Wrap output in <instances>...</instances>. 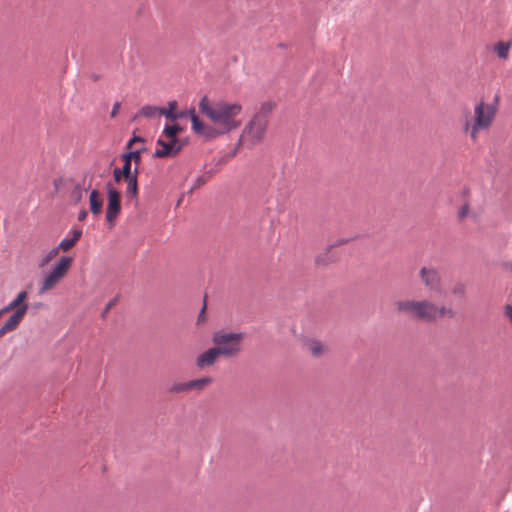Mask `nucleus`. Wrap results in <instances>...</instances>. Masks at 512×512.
<instances>
[{"instance_id": "f257e3e1", "label": "nucleus", "mask_w": 512, "mask_h": 512, "mask_svg": "<svg viewBox=\"0 0 512 512\" xmlns=\"http://www.w3.org/2000/svg\"><path fill=\"white\" fill-rule=\"evenodd\" d=\"M200 112L213 124L203 123L194 111L191 112L192 130L199 136L211 140L238 129L242 125L243 107L239 102L212 101L207 96L199 102Z\"/></svg>"}, {"instance_id": "f03ea898", "label": "nucleus", "mask_w": 512, "mask_h": 512, "mask_svg": "<svg viewBox=\"0 0 512 512\" xmlns=\"http://www.w3.org/2000/svg\"><path fill=\"white\" fill-rule=\"evenodd\" d=\"M396 311L411 319L433 323L443 318H454L455 311L429 299H401L395 302Z\"/></svg>"}, {"instance_id": "7ed1b4c3", "label": "nucleus", "mask_w": 512, "mask_h": 512, "mask_svg": "<svg viewBox=\"0 0 512 512\" xmlns=\"http://www.w3.org/2000/svg\"><path fill=\"white\" fill-rule=\"evenodd\" d=\"M495 115L496 110L491 104L484 101L478 102L474 106L473 114L468 109L463 112V133L469 135L472 142H476L478 140L479 133L490 128Z\"/></svg>"}, {"instance_id": "20e7f679", "label": "nucleus", "mask_w": 512, "mask_h": 512, "mask_svg": "<svg viewBox=\"0 0 512 512\" xmlns=\"http://www.w3.org/2000/svg\"><path fill=\"white\" fill-rule=\"evenodd\" d=\"M243 333H233L224 330L216 331L212 342L220 354L226 358L237 356L242 350Z\"/></svg>"}, {"instance_id": "39448f33", "label": "nucleus", "mask_w": 512, "mask_h": 512, "mask_svg": "<svg viewBox=\"0 0 512 512\" xmlns=\"http://www.w3.org/2000/svg\"><path fill=\"white\" fill-rule=\"evenodd\" d=\"M267 127L268 123H266V120L253 116L242 130L237 145L244 146L249 149L255 147L263 141Z\"/></svg>"}, {"instance_id": "423d86ee", "label": "nucleus", "mask_w": 512, "mask_h": 512, "mask_svg": "<svg viewBox=\"0 0 512 512\" xmlns=\"http://www.w3.org/2000/svg\"><path fill=\"white\" fill-rule=\"evenodd\" d=\"M72 262L73 259L71 257H61L41 281L39 294L42 295L53 290L66 277L71 269Z\"/></svg>"}, {"instance_id": "0eeeda50", "label": "nucleus", "mask_w": 512, "mask_h": 512, "mask_svg": "<svg viewBox=\"0 0 512 512\" xmlns=\"http://www.w3.org/2000/svg\"><path fill=\"white\" fill-rule=\"evenodd\" d=\"M186 142L184 140H170L160 137L156 143V149L153 154L156 158H172L177 156L184 148Z\"/></svg>"}, {"instance_id": "6e6552de", "label": "nucleus", "mask_w": 512, "mask_h": 512, "mask_svg": "<svg viewBox=\"0 0 512 512\" xmlns=\"http://www.w3.org/2000/svg\"><path fill=\"white\" fill-rule=\"evenodd\" d=\"M419 278L425 288L431 292L442 291V279L439 271L432 266H423L419 270Z\"/></svg>"}, {"instance_id": "1a4fd4ad", "label": "nucleus", "mask_w": 512, "mask_h": 512, "mask_svg": "<svg viewBox=\"0 0 512 512\" xmlns=\"http://www.w3.org/2000/svg\"><path fill=\"white\" fill-rule=\"evenodd\" d=\"M107 195L108 205L106 209V219L109 223L113 224L121 212V196L120 193L114 187H112L111 184H107Z\"/></svg>"}, {"instance_id": "9d476101", "label": "nucleus", "mask_w": 512, "mask_h": 512, "mask_svg": "<svg viewBox=\"0 0 512 512\" xmlns=\"http://www.w3.org/2000/svg\"><path fill=\"white\" fill-rule=\"evenodd\" d=\"M159 115H163L171 121H175L179 118L177 113L167 111L166 108H160L153 105H145L137 112V114L134 116V119L139 117L154 118Z\"/></svg>"}, {"instance_id": "9b49d317", "label": "nucleus", "mask_w": 512, "mask_h": 512, "mask_svg": "<svg viewBox=\"0 0 512 512\" xmlns=\"http://www.w3.org/2000/svg\"><path fill=\"white\" fill-rule=\"evenodd\" d=\"M220 356L222 355L214 346L199 354L195 359V364L199 369H204L213 366Z\"/></svg>"}, {"instance_id": "f8f14e48", "label": "nucleus", "mask_w": 512, "mask_h": 512, "mask_svg": "<svg viewBox=\"0 0 512 512\" xmlns=\"http://www.w3.org/2000/svg\"><path fill=\"white\" fill-rule=\"evenodd\" d=\"M25 307L14 311L5 324L0 328V338L5 334L16 330L25 317Z\"/></svg>"}, {"instance_id": "ddd939ff", "label": "nucleus", "mask_w": 512, "mask_h": 512, "mask_svg": "<svg viewBox=\"0 0 512 512\" xmlns=\"http://www.w3.org/2000/svg\"><path fill=\"white\" fill-rule=\"evenodd\" d=\"M81 236H82L81 229L71 230L68 233V235L60 241V243L58 245V249H60L63 252L69 251L76 245V243L80 240Z\"/></svg>"}, {"instance_id": "4468645a", "label": "nucleus", "mask_w": 512, "mask_h": 512, "mask_svg": "<svg viewBox=\"0 0 512 512\" xmlns=\"http://www.w3.org/2000/svg\"><path fill=\"white\" fill-rule=\"evenodd\" d=\"M306 347L311 355L317 358L324 356L328 352V346L316 339L309 340L306 343Z\"/></svg>"}, {"instance_id": "2eb2a0df", "label": "nucleus", "mask_w": 512, "mask_h": 512, "mask_svg": "<svg viewBox=\"0 0 512 512\" xmlns=\"http://www.w3.org/2000/svg\"><path fill=\"white\" fill-rule=\"evenodd\" d=\"M90 211L94 215H98L102 211L103 199L98 190H92L89 195Z\"/></svg>"}, {"instance_id": "dca6fc26", "label": "nucleus", "mask_w": 512, "mask_h": 512, "mask_svg": "<svg viewBox=\"0 0 512 512\" xmlns=\"http://www.w3.org/2000/svg\"><path fill=\"white\" fill-rule=\"evenodd\" d=\"M190 382V390L191 391H203L209 385L212 384L213 378L210 376L201 377L198 379L189 380Z\"/></svg>"}, {"instance_id": "f3484780", "label": "nucleus", "mask_w": 512, "mask_h": 512, "mask_svg": "<svg viewBox=\"0 0 512 512\" xmlns=\"http://www.w3.org/2000/svg\"><path fill=\"white\" fill-rule=\"evenodd\" d=\"M275 107L274 102L267 101L260 105L258 112L254 115V117H260L262 120H266V123H269V116Z\"/></svg>"}, {"instance_id": "a211bd4d", "label": "nucleus", "mask_w": 512, "mask_h": 512, "mask_svg": "<svg viewBox=\"0 0 512 512\" xmlns=\"http://www.w3.org/2000/svg\"><path fill=\"white\" fill-rule=\"evenodd\" d=\"M181 130L182 129L178 124L167 125V126H165L161 137L167 138L170 140H181L180 138L177 137L178 133Z\"/></svg>"}, {"instance_id": "6ab92c4d", "label": "nucleus", "mask_w": 512, "mask_h": 512, "mask_svg": "<svg viewBox=\"0 0 512 512\" xmlns=\"http://www.w3.org/2000/svg\"><path fill=\"white\" fill-rule=\"evenodd\" d=\"M125 181L127 182L126 193L128 195H132L133 197H136L138 194L137 175L126 178Z\"/></svg>"}, {"instance_id": "aec40b11", "label": "nucleus", "mask_w": 512, "mask_h": 512, "mask_svg": "<svg viewBox=\"0 0 512 512\" xmlns=\"http://www.w3.org/2000/svg\"><path fill=\"white\" fill-rule=\"evenodd\" d=\"M169 391L171 393H187V392H191L190 390V382L187 381V382H178V383H174Z\"/></svg>"}, {"instance_id": "412c9836", "label": "nucleus", "mask_w": 512, "mask_h": 512, "mask_svg": "<svg viewBox=\"0 0 512 512\" xmlns=\"http://www.w3.org/2000/svg\"><path fill=\"white\" fill-rule=\"evenodd\" d=\"M22 307H25V314L27 313V310H28V304L27 303H22L20 302L16 297L15 299H13L9 304H7L5 307H4V311H7L10 312V311H13V310H20Z\"/></svg>"}, {"instance_id": "4be33fe9", "label": "nucleus", "mask_w": 512, "mask_h": 512, "mask_svg": "<svg viewBox=\"0 0 512 512\" xmlns=\"http://www.w3.org/2000/svg\"><path fill=\"white\" fill-rule=\"evenodd\" d=\"M509 49L510 45L504 42H498L495 46V52L502 59H506L508 57Z\"/></svg>"}, {"instance_id": "5701e85b", "label": "nucleus", "mask_w": 512, "mask_h": 512, "mask_svg": "<svg viewBox=\"0 0 512 512\" xmlns=\"http://www.w3.org/2000/svg\"><path fill=\"white\" fill-rule=\"evenodd\" d=\"M123 160H124V165L120 169L122 174H123V178L126 179V178H129V177L137 175V173H138L137 169H135V171L132 172V170H131V162L129 161V159L128 158H123Z\"/></svg>"}, {"instance_id": "b1692460", "label": "nucleus", "mask_w": 512, "mask_h": 512, "mask_svg": "<svg viewBox=\"0 0 512 512\" xmlns=\"http://www.w3.org/2000/svg\"><path fill=\"white\" fill-rule=\"evenodd\" d=\"M60 249L57 247L52 248L42 259L40 266L47 265L50 261H52L58 254Z\"/></svg>"}, {"instance_id": "393cba45", "label": "nucleus", "mask_w": 512, "mask_h": 512, "mask_svg": "<svg viewBox=\"0 0 512 512\" xmlns=\"http://www.w3.org/2000/svg\"><path fill=\"white\" fill-rule=\"evenodd\" d=\"M470 208L468 204H464L458 211V217L459 219L463 220L465 219L469 214Z\"/></svg>"}, {"instance_id": "a878e982", "label": "nucleus", "mask_w": 512, "mask_h": 512, "mask_svg": "<svg viewBox=\"0 0 512 512\" xmlns=\"http://www.w3.org/2000/svg\"><path fill=\"white\" fill-rule=\"evenodd\" d=\"M123 158H128L130 162L134 160L137 164L140 163V154L138 151H132L129 154L124 155Z\"/></svg>"}, {"instance_id": "bb28decb", "label": "nucleus", "mask_w": 512, "mask_h": 512, "mask_svg": "<svg viewBox=\"0 0 512 512\" xmlns=\"http://www.w3.org/2000/svg\"><path fill=\"white\" fill-rule=\"evenodd\" d=\"M114 180L116 183H119L123 177V174L120 170V168H115L113 172Z\"/></svg>"}, {"instance_id": "cd10ccee", "label": "nucleus", "mask_w": 512, "mask_h": 512, "mask_svg": "<svg viewBox=\"0 0 512 512\" xmlns=\"http://www.w3.org/2000/svg\"><path fill=\"white\" fill-rule=\"evenodd\" d=\"M120 107H121V104L120 102H116L114 105H113V109L111 111V117L114 118L116 117V115L118 114L119 110H120Z\"/></svg>"}, {"instance_id": "c85d7f7f", "label": "nucleus", "mask_w": 512, "mask_h": 512, "mask_svg": "<svg viewBox=\"0 0 512 512\" xmlns=\"http://www.w3.org/2000/svg\"><path fill=\"white\" fill-rule=\"evenodd\" d=\"M27 296H28V294H27V292H26V291H20V292L17 294L16 298H17L20 302L25 303V300L27 299Z\"/></svg>"}, {"instance_id": "c756f323", "label": "nucleus", "mask_w": 512, "mask_h": 512, "mask_svg": "<svg viewBox=\"0 0 512 512\" xmlns=\"http://www.w3.org/2000/svg\"><path fill=\"white\" fill-rule=\"evenodd\" d=\"M168 107H169V108H168V109H166L167 111H171V112L175 113V112H174V110H175V109H176V107H177V102H176V101H170V102L168 103Z\"/></svg>"}, {"instance_id": "7c9ffc66", "label": "nucleus", "mask_w": 512, "mask_h": 512, "mask_svg": "<svg viewBox=\"0 0 512 512\" xmlns=\"http://www.w3.org/2000/svg\"><path fill=\"white\" fill-rule=\"evenodd\" d=\"M88 215V212L86 210H81L78 214V220L84 221Z\"/></svg>"}, {"instance_id": "2f4dec72", "label": "nucleus", "mask_w": 512, "mask_h": 512, "mask_svg": "<svg viewBox=\"0 0 512 512\" xmlns=\"http://www.w3.org/2000/svg\"><path fill=\"white\" fill-rule=\"evenodd\" d=\"M141 141H142V138H140V137H136V136H135V137H133V138L129 141L128 146L130 147L133 143H135V142H141Z\"/></svg>"}, {"instance_id": "473e14b6", "label": "nucleus", "mask_w": 512, "mask_h": 512, "mask_svg": "<svg viewBox=\"0 0 512 512\" xmlns=\"http://www.w3.org/2000/svg\"><path fill=\"white\" fill-rule=\"evenodd\" d=\"M464 292V288L462 286H458V287H455L453 289V293H459V294H462Z\"/></svg>"}, {"instance_id": "72a5a7b5", "label": "nucleus", "mask_w": 512, "mask_h": 512, "mask_svg": "<svg viewBox=\"0 0 512 512\" xmlns=\"http://www.w3.org/2000/svg\"><path fill=\"white\" fill-rule=\"evenodd\" d=\"M5 313H7V311H4V308H3V309H0V318H1Z\"/></svg>"}, {"instance_id": "f704fd0d", "label": "nucleus", "mask_w": 512, "mask_h": 512, "mask_svg": "<svg viewBox=\"0 0 512 512\" xmlns=\"http://www.w3.org/2000/svg\"><path fill=\"white\" fill-rule=\"evenodd\" d=\"M81 199V192L78 193V196H76V200L79 201Z\"/></svg>"}, {"instance_id": "c9c22d12", "label": "nucleus", "mask_w": 512, "mask_h": 512, "mask_svg": "<svg viewBox=\"0 0 512 512\" xmlns=\"http://www.w3.org/2000/svg\"><path fill=\"white\" fill-rule=\"evenodd\" d=\"M110 307H112V303L108 304L107 309H109Z\"/></svg>"}]
</instances>
